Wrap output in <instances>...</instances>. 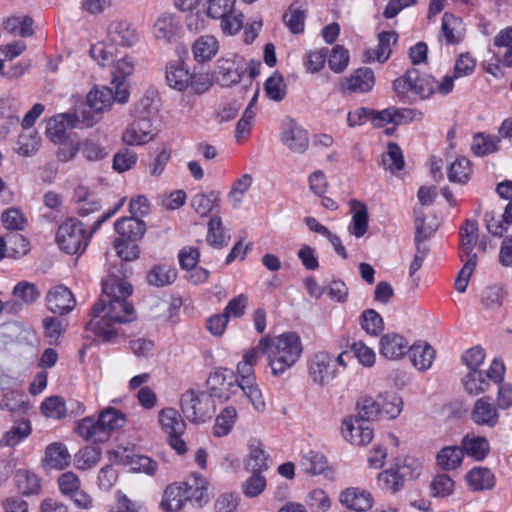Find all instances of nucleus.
<instances>
[{"label": "nucleus", "mask_w": 512, "mask_h": 512, "mask_svg": "<svg viewBox=\"0 0 512 512\" xmlns=\"http://www.w3.org/2000/svg\"><path fill=\"white\" fill-rule=\"evenodd\" d=\"M132 285L114 275L102 281V294L91 309V319L86 330L93 332L102 342H111L117 337L114 323H130L136 312L127 298L132 294Z\"/></svg>", "instance_id": "obj_1"}, {"label": "nucleus", "mask_w": 512, "mask_h": 512, "mask_svg": "<svg viewBox=\"0 0 512 512\" xmlns=\"http://www.w3.org/2000/svg\"><path fill=\"white\" fill-rule=\"evenodd\" d=\"M124 201L125 199L122 198L113 209L100 215L88 231L85 229L87 224L81 220L69 218L64 221L56 233V241L60 249L67 254L83 253L93 234L122 207Z\"/></svg>", "instance_id": "obj_2"}, {"label": "nucleus", "mask_w": 512, "mask_h": 512, "mask_svg": "<svg viewBox=\"0 0 512 512\" xmlns=\"http://www.w3.org/2000/svg\"><path fill=\"white\" fill-rule=\"evenodd\" d=\"M125 415L116 408L108 407L100 412L98 419L88 416L81 419L75 428L78 436L93 443H103L109 440L114 430L125 424Z\"/></svg>", "instance_id": "obj_3"}, {"label": "nucleus", "mask_w": 512, "mask_h": 512, "mask_svg": "<svg viewBox=\"0 0 512 512\" xmlns=\"http://www.w3.org/2000/svg\"><path fill=\"white\" fill-rule=\"evenodd\" d=\"M117 237L113 246L117 255L124 261H134L139 258L138 243L144 237L147 227L142 219L137 217H122L114 223Z\"/></svg>", "instance_id": "obj_4"}, {"label": "nucleus", "mask_w": 512, "mask_h": 512, "mask_svg": "<svg viewBox=\"0 0 512 512\" xmlns=\"http://www.w3.org/2000/svg\"><path fill=\"white\" fill-rule=\"evenodd\" d=\"M302 351V343L296 333L287 332L276 337L273 349L269 353L272 374L276 377L283 375L300 359Z\"/></svg>", "instance_id": "obj_5"}, {"label": "nucleus", "mask_w": 512, "mask_h": 512, "mask_svg": "<svg viewBox=\"0 0 512 512\" xmlns=\"http://www.w3.org/2000/svg\"><path fill=\"white\" fill-rule=\"evenodd\" d=\"M181 411L190 422L204 423L215 412L214 400L206 392L187 390L180 398Z\"/></svg>", "instance_id": "obj_6"}, {"label": "nucleus", "mask_w": 512, "mask_h": 512, "mask_svg": "<svg viewBox=\"0 0 512 512\" xmlns=\"http://www.w3.org/2000/svg\"><path fill=\"white\" fill-rule=\"evenodd\" d=\"M394 91L400 95L411 91L421 99L429 98L436 90L434 77L420 73L416 68L408 69L402 77L393 81Z\"/></svg>", "instance_id": "obj_7"}, {"label": "nucleus", "mask_w": 512, "mask_h": 512, "mask_svg": "<svg viewBox=\"0 0 512 512\" xmlns=\"http://www.w3.org/2000/svg\"><path fill=\"white\" fill-rule=\"evenodd\" d=\"M236 382L237 375L233 370L217 368L209 374L206 380L207 394L211 396L212 400L227 401L235 393Z\"/></svg>", "instance_id": "obj_8"}, {"label": "nucleus", "mask_w": 512, "mask_h": 512, "mask_svg": "<svg viewBox=\"0 0 512 512\" xmlns=\"http://www.w3.org/2000/svg\"><path fill=\"white\" fill-rule=\"evenodd\" d=\"M247 67L244 59L236 54H229L219 58L216 62V80L222 87H231L238 84Z\"/></svg>", "instance_id": "obj_9"}, {"label": "nucleus", "mask_w": 512, "mask_h": 512, "mask_svg": "<svg viewBox=\"0 0 512 512\" xmlns=\"http://www.w3.org/2000/svg\"><path fill=\"white\" fill-rule=\"evenodd\" d=\"M309 375L313 381L324 386L336 376V368L333 357L327 352L315 353L308 364Z\"/></svg>", "instance_id": "obj_10"}, {"label": "nucleus", "mask_w": 512, "mask_h": 512, "mask_svg": "<svg viewBox=\"0 0 512 512\" xmlns=\"http://www.w3.org/2000/svg\"><path fill=\"white\" fill-rule=\"evenodd\" d=\"M281 140L294 153L302 154L309 146L308 132L292 118L284 120Z\"/></svg>", "instance_id": "obj_11"}, {"label": "nucleus", "mask_w": 512, "mask_h": 512, "mask_svg": "<svg viewBox=\"0 0 512 512\" xmlns=\"http://www.w3.org/2000/svg\"><path fill=\"white\" fill-rule=\"evenodd\" d=\"M108 40L120 47L130 48L139 41V34L136 27L129 21L117 19L107 27Z\"/></svg>", "instance_id": "obj_12"}, {"label": "nucleus", "mask_w": 512, "mask_h": 512, "mask_svg": "<svg viewBox=\"0 0 512 512\" xmlns=\"http://www.w3.org/2000/svg\"><path fill=\"white\" fill-rule=\"evenodd\" d=\"M135 118L122 134V141L126 145H143L154 138L152 119L148 116Z\"/></svg>", "instance_id": "obj_13"}, {"label": "nucleus", "mask_w": 512, "mask_h": 512, "mask_svg": "<svg viewBox=\"0 0 512 512\" xmlns=\"http://www.w3.org/2000/svg\"><path fill=\"white\" fill-rule=\"evenodd\" d=\"M45 300L47 309L57 315H66L70 313L76 305L73 293L64 285H58L51 288L48 291Z\"/></svg>", "instance_id": "obj_14"}, {"label": "nucleus", "mask_w": 512, "mask_h": 512, "mask_svg": "<svg viewBox=\"0 0 512 512\" xmlns=\"http://www.w3.org/2000/svg\"><path fill=\"white\" fill-rule=\"evenodd\" d=\"M375 84L374 72L371 68L362 67L356 69L349 77L341 80L342 92L354 93L369 92Z\"/></svg>", "instance_id": "obj_15"}, {"label": "nucleus", "mask_w": 512, "mask_h": 512, "mask_svg": "<svg viewBox=\"0 0 512 512\" xmlns=\"http://www.w3.org/2000/svg\"><path fill=\"white\" fill-rule=\"evenodd\" d=\"M76 117L71 113H63L49 119L46 126V136L55 144H62L67 140V128H75Z\"/></svg>", "instance_id": "obj_16"}, {"label": "nucleus", "mask_w": 512, "mask_h": 512, "mask_svg": "<svg viewBox=\"0 0 512 512\" xmlns=\"http://www.w3.org/2000/svg\"><path fill=\"white\" fill-rule=\"evenodd\" d=\"M470 418L476 425L493 428L499 422V413L487 397H482L474 403Z\"/></svg>", "instance_id": "obj_17"}, {"label": "nucleus", "mask_w": 512, "mask_h": 512, "mask_svg": "<svg viewBox=\"0 0 512 512\" xmlns=\"http://www.w3.org/2000/svg\"><path fill=\"white\" fill-rule=\"evenodd\" d=\"M408 343L403 336L397 333L382 335L379 342V352L382 357L388 360L400 359L408 352Z\"/></svg>", "instance_id": "obj_18"}, {"label": "nucleus", "mask_w": 512, "mask_h": 512, "mask_svg": "<svg viewBox=\"0 0 512 512\" xmlns=\"http://www.w3.org/2000/svg\"><path fill=\"white\" fill-rule=\"evenodd\" d=\"M249 453L245 459V468L252 473L261 474L263 471L269 469V455L264 449L261 440L253 439L249 443Z\"/></svg>", "instance_id": "obj_19"}, {"label": "nucleus", "mask_w": 512, "mask_h": 512, "mask_svg": "<svg viewBox=\"0 0 512 512\" xmlns=\"http://www.w3.org/2000/svg\"><path fill=\"white\" fill-rule=\"evenodd\" d=\"M342 505L357 512H365L372 508L373 497L368 491L359 488H347L340 494Z\"/></svg>", "instance_id": "obj_20"}, {"label": "nucleus", "mask_w": 512, "mask_h": 512, "mask_svg": "<svg viewBox=\"0 0 512 512\" xmlns=\"http://www.w3.org/2000/svg\"><path fill=\"white\" fill-rule=\"evenodd\" d=\"M181 487L185 490V496L188 502H195L202 506L208 501L207 497V481L200 474H192L186 481L180 482Z\"/></svg>", "instance_id": "obj_21"}, {"label": "nucleus", "mask_w": 512, "mask_h": 512, "mask_svg": "<svg viewBox=\"0 0 512 512\" xmlns=\"http://www.w3.org/2000/svg\"><path fill=\"white\" fill-rule=\"evenodd\" d=\"M194 60L198 63H205L212 60L219 51V43L213 35H202L192 45Z\"/></svg>", "instance_id": "obj_22"}, {"label": "nucleus", "mask_w": 512, "mask_h": 512, "mask_svg": "<svg viewBox=\"0 0 512 512\" xmlns=\"http://www.w3.org/2000/svg\"><path fill=\"white\" fill-rule=\"evenodd\" d=\"M440 36L445 38L447 45H455L463 39L462 20L450 12H445L442 17Z\"/></svg>", "instance_id": "obj_23"}, {"label": "nucleus", "mask_w": 512, "mask_h": 512, "mask_svg": "<svg viewBox=\"0 0 512 512\" xmlns=\"http://www.w3.org/2000/svg\"><path fill=\"white\" fill-rule=\"evenodd\" d=\"M349 204L353 211L349 232L356 238H360L364 236L368 230V209L364 203L357 199H351Z\"/></svg>", "instance_id": "obj_24"}, {"label": "nucleus", "mask_w": 512, "mask_h": 512, "mask_svg": "<svg viewBox=\"0 0 512 512\" xmlns=\"http://www.w3.org/2000/svg\"><path fill=\"white\" fill-rule=\"evenodd\" d=\"M463 454L466 453L476 461H482L490 451V445L486 437L469 435L463 437L461 446Z\"/></svg>", "instance_id": "obj_25"}, {"label": "nucleus", "mask_w": 512, "mask_h": 512, "mask_svg": "<svg viewBox=\"0 0 512 512\" xmlns=\"http://www.w3.org/2000/svg\"><path fill=\"white\" fill-rule=\"evenodd\" d=\"M166 80L171 88L182 92L189 87L191 73L182 62L170 63L166 67Z\"/></svg>", "instance_id": "obj_26"}, {"label": "nucleus", "mask_w": 512, "mask_h": 512, "mask_svg": "<svg viewBox=\"0 0 512 512\" xmlns=\"http://www.w3.org/2000/svg\"><path fill=\"white\" fill-rule=\"evenodd\" d=\"M188 502L185 496V490L182 489L181 483H173L166 487L161 507L166 512H179Z\"/></svg>", "instance_id": "obj_27"}, {"label": "nucleus", "mask_w": 512, "mask_h": 512, "mask_svg": "<svg viewBox=\"0 0 512 512\" xmlns=\"http://www.w3.org/2000/svg\"><path fill=\"white\" fill-rule=\"evenodd\" d=\"M465 478L473 491L490 490L495 486V476L487 467H475L466 474Z\"/></svg>", "instance_id": "obj_28"}, {"label": "nucleus", "mask_w": 512, "mask_h": 512, "mask_svg": "<svg viewBox=\"0 0 512 512\" xmlns=\"http://www.w3.org/2000/svg\"><path fill=\"white\" fill-rule=\"evenodd\" d=\"M238 389H240L242 393L249 399L256 410L261 411L265 408V401L260 389L255 383L254 376L239 377L237 375L235 392Z\"/></svg>", "instance_id": "obj_29"}, {"label": "nucleus", "mask_w": 512, "mask_h": 512, "mask_svg": "<svg viewBox=\"0 0 512 512\" xmlns=\"http://www.w3.org/2000/svg\"><path fill=\"white\" fill-rule=\"evenodd\" d=\"M44 466L62 470L69 465L70 455L66 446L62 443H52L45 451V458L43 460Z\"/></svg>", "instance_id": "obj_30"}, {"label": "nucleus", "mask_w": 512, "mask_h": 512, "mask_svg": "<svg viewBox=\"0 0 512 512\" xmlns=\"http://www.w3.org/2000/svg\"><path fill=\"white\" fill-rule=\"evenodd\" d=\"M463 457L460 446H445L437 453L436 463L442 470H455L461 465Z\"/></svg>", "instance_id": "obj_31"}, {"label": "nucleus", "mask_w": 512, "mask_h": 512, "mask_svg": "<svg viewBox=\"0 0 512 512\" xmlns=\"http://www.w3.org/2000/svg\"><path fill=\"white\" fill-rule=\"evenodd\" d=\"M159 422L167 435L184 433L186 423L175 408L167 407L159 412Z\"/></svg>", "instance_id": "obj_32"}, {"label": "nucleus", "mask_w": 512, "mask_h": 512, "mask_svg": "<svg viewBox=\"0 0 512 512\" xmlns=\"http://www.w3.org/2000/svg\"><path fill=\"white\" fill-rule=\"evenodd\" d=\"M408 352L413 365L419 370L430 368L435 358V350L427 343L413 344Z\"/></svg>", "instance_id": "obj_33"}, {"label": "nucleus", "mask_w": 512, "mask_h": 512, "mask_svg": "<svg viewBox=\"0 0 512 512\" xmlns=\"http://www.w3.org/2000/svg\"><path fill=\"white\" fill-rule=\"evenodd\" d=\"M478 222L467 219L461 228V259L464 256L477 255L473 253L474 247L478 241Z\"/></svg>", "instance_id": "obj_34"}, {"label": "nucleus", "mask_w": 512, "mask_h": 512, "mask_svg": "<svg viewBox=\"0 0 512 512\" xmlns=\"http://www.w3.org/2000/svg\"><path fill=\"white\" fill-rule=\"evenodd\" d=\"M18 491L24 496L37 495L41 491V480L28 470H18L15 475Z\"/></svg>", "instance_id": "obj_35"}, {"label": "nucleus", "mask_w": 512, "mask_h": 512, "mask_svg": "<svg viewBox=\"0 0 512 512\" xmlns=\"http://www.w3.org/2000/svg\"><path fill=\"white\" fill-rule=\"evenodd\" d=\"M206 240L209 245L221 249L228 245L230 236L226 235L220 216L213 215L208 222Z\"/></svg>", "instance_id": "obj_36"}, {"label": "nucleus", "mask_w": 512, "mask_h": 512, "mask_svg": "<svg viewBox=\"0 0 512 512\" xmlns=\"http://www.w3.org/2000/svg\"><path fill=\"white\" fill-rule=\"evenodd\" d=\"M219 201V193L216 191L197 193L192 197L190 206L198 215L205 217L219 206Z\"/></svg>", "instance_id": "obj_37"}, {"label": "nucleus", "mask_w": 512, "mask_h": 512, "mask_svg": "<svg viewBox=\"0 0 512 512\" xmlns=\"http://www.w3.org/2000/svg\"><path fill=\"white\" fill-rule=\"evenodd\" d=\"M178 22L173 14L162 13L154 23V35L157 39L170 40L178 32Z\"/></svg>", "instance_id": "obj_38"}, {"label": "nucleus", "mask_w": 512, "mask_h": 512, "mask_svg": "<svg viewBox=\"0 0 512 512\" xmlns=\"http://www.w3.org/2000/svg\"><path fill=\"white\" fill-rule=\"evenodd\" d=\"M87 102L89 103V107L95 112L103 113L110 109L114 102L113 90L108 87H102L101 89L95 88L88 93Z\"/></svg>", "instance_id": "obj_39"}, {"label": "nucleus", "mask_w": 512, "mask_h": 512, "mask_svg": "<svg viewBox=\"0 0 512 512\" xmlns=\"http://www.w3.org/2000/svg\"><path fill=\"white\" fill-rule=\"evenodd\" d=\"M300 467L305 474L319 475L328 468V461L322 453L309 451L303 455Z\"/></svg>", "instance_id": "obj_40"}, {"label": "nucleus", "mask_w": 512, "mask_h": 512, "mask_svg": "<svg viewBox=\"0 0 512 512\" xmlns=\"http://www.w3.org/2000/svg\"><path fill=\"white\" fill-rule=\"evenodd\" d=\"M32 432L31 422L28 419L17 420L3 435V442L9 447H14L26 439Z\"/></svg>", "instance_id": "obj_41"}, {"label": "nucleus", "mask_w": 512, "mask_h": 512, "mask_svg": "<svg viewBox=\"0 0 512 512\" xmlns=\"http://www.w3.org/2000/svg\"><path fill=\"white\" fill-rule=\"evenodd\" d=\"M394 470L397 471L398 477L404 482L412 481L417 479L422 472L421 463L414 458L406 457L403 460H398L395 464L392 465Z\"/></svg>", "instance_id": "obj_42"}, {"label": "nucleus", "mask_w": 512, "mask_h": 512, "mask_svg": "<svg viewBox=\"0 0 512 512\" xmlns=\"http://www.w3.org/2000/svg\"><path fill=\"white\" fill-rule=\"evenodd\" d=\"M499 143V137L479 132L473 137L471 150L477 156H485L497 151Z\"/></svg>", "instance_id": "obj_43"}, {"label": "nucleus", "mask_w": 512, "mask_h": 512, "mask_svg": "<svg viewBox=\"0 0 512 512\" xmlns=\"http://www.w3.org/2000/svg\"><path fill=\"white\" fill-rule=\"evenodd\" d=\"M264 91L266 96L276 102L284 99L287 87L283 75L275 71L265 82Z\"/></svg>", "instance_id": "obj_44"}, {"label": "nucleus", "mask_w": 512, "mask_h": 512, "mask_svg": "<svg viewBox=\"0 0 512 512\" xmlns=\"http://www.w3.org/2000/svg\"><path fill=\"white\" fill-rule=\"evenodd\" d=\"M175 279L176 270L166 265L154 266L147 273L148 283L156 287L169 285L173 283Z\"/></svg>", "instance_id": "obj_45"}, {"label": "nucleus", "mask_w": 512, "mask_h": 512, "mask_svg": "<svg viewBox=\"0 0 512 512\" xmlns=\"http://www.w3.org/2000/svg\"><path fill=\"white\" fill-rule=\"evenodd\" d=\"M305 18V11L296 7V2H293L283 15L285 25L293 34H299L304 31Z\"/></svg>", "instance_id": "obj_46"}, {"label": "nucleus", "mask_w": 512, "mask_h": 512, "mask_svg": "<svg viewBox=\"0 0 512 512\" xmlns=\"http://www.w3.org/2000/svg\"><path fill=\"white\" fill-rule=\"evenodd\" d=\"M237 417L236 409L228 406L216 417L213 434L223 437L229 434Z\"/></svg>", "instance_id": "obj_47"}, {"label": "nucleus", "mask_w": 512, "mask_h": 512, "mask_svg": "<svg viewBox=\"0 0 512 512\" xmlns=\"http://www.w3.org/2000/svg\"><path fill=\"white\" fill-rule=\"evenodd\" d=\"M464 388L470 395H479L490 387L483 371H469L463 379Z\"/></svg>", "instance_id": "obj_48"}, {"label": "nucleus", "mask_w": 512, "mask_h": 512, "mask_svg": "<svg viewBox=\"0 0 512 512\" xmlns=\"http://www.w3.org/2000/svg\"><path fill=\"white\" fill-rule=\"evenodd\" d=\"M382 164L384 165L385 169H389L393 173L404 168V157L402 150L397 143H388L387 153L382 155Z\"/></svg>", "instance_id": "obj_49"}, {"label": "nucleus", "mask_w": 512, "mask_h": 512, "mask_svg": "<svg viewBox=\"0 0 512 512\" xmlns=\"http://www.w3.org/2000/svg\"><path fill=\"white\" fill-rule=\"evenodd\" d=\"M398 34L395 31H383L378 35V47L373 52L376 60L380 63L386 62L391 54V43L396 44Z\"/></svg>", "instance_id": "obj_50"}, {"label": "nucleus", "mask_w": 512, "mask_h": 512, "mask_svg": "<svg viewBox=\"0 0 512 512\" xmlns=\"http://www.w3.org/2000/svg\"><path fill=\"white\" fill-rule=\"evenodd\" d=\"M472 169L470 162L466 158L456 159L448 168V179L450 182H456L464 184L466 183L471 175Z\"/></svg>", "instance_id": "obj_51"}, {"label": "nucleus", "mask_w": 512, "mask_h": 512, "mask_svg": "<svg viewBox=\"0 0 512 512\" xmlns=\"http://www.w3.org/2000/svg\"><path fill=\"white\" fill-rule=\"evenodd\" d=\"M361 327L368 334L377 336L384 329V322L380 314L374 309H367L362 312L360 317Z\"/></svg>", "instance_id": "obj_52"}, {"label": "nucleus", "mask_w": 512, "mask_h": 512, "mask_svg": "<svg viewBox=\"0 0 512 512\" xmlns=\"http://www.w3.org/2000/svg\"><path fill=\"white\" fill-rule=\"evenodd\" d=\"M41 412L45 417L61 419L66 416L67 408L64 400L59 396H50L41 404Z\"/></svg>", "instance_id": "obj_53"}, {"label": "nucleus", "mask_w": 512, "mask_h": 512, "mask_svg": "<svg viewBox=\"0 0 512 512\" xmlns=\"http://www.w3.org/2000/svg\"><path fill=\"white\" fill-rule=\"evenodd\" d=\"M1 220L7 230H24L27 225V218L19 208H8L2 212Z\"/></svg>", "instance_id": "obj_54"}, {"label": "nucleus", "mask_w": 512, "mask_h": 512, "mask_svg": "<svg viewBox=\"0 0 512 512\" xmlns=\"http://www.w3.org/2000/svg\"><path fill=\"white\" fill-rule=\"evenodd\" d=\"M358 416L365 421H373L381 416V408L379 403V395L373 399L372 397H365L357 403Z\"/></svg>", "instance_id": "obj_55"}, {"label": "nucleus", "mask_w": 512, "mask_h": 512, "mask_svg": "<svg viewBox=\"0 0 512 512\" xmlns=\"http://www.w3.org/2000/svg\"><path fill=\"white\" fill-rule=\"evenodd\" d=\"M381 416L388 419L396 418L402 410V401L396 394L379 395Z\"/></svg>", "instance_id": "obj_56"}, {"label": "nucleus", "mask_w": 512, "mask_h": 512, "mask_svg": "<svg viewBox=\"0 0 512 512\" xmlns=\"http://www.w3.org/2000/svg\"><path fill=\"white\" fill-rule=\"evenodd\" d=\"M138 160L137 154L129 148H121L113 157V169L124 173L133 168Z\"/></svg>", "instance_id": "obj_57"}, {"label": "nucleus", "mask_w": 512, "mask_h": 512, "mask_svg": "<svg viewBox=\"0 0 512 512\" xmlns=\"http://www.w3.org/2000/svg\"><path fill=\"white\" fill-rule=\"evenodd\" d=\"M236 0H207L206 15L212 19H220L233 13Z\"/></svg>", "instance_id": "obj_58"}, {"label": "nucleus", "mask_w": 512, "mask_h": 512, "mask_svg": "<svg viewBox=\"0 0 512 512\" xmlns=\"http://www.w3.org/2000/svg\"><path fill=\"white\" fill-rule=\"evenodd\" d=\"M377 479L382 489L388 490L392 493L400 491L405 485L400 477H398V473L394 470L393 466L379 473Z\"/></svg>", "instance_id": "obj_59"}, {"label": "nucleus", "mask_w": 512, "mask_h": 512, "mask_svg": "<svg viewBox=\"0 0 512 512\" xmlns=\"http://www.w3.org/2000/svg\"><path fill=\"white\" fill-rule=\"evenodd\" d=\"M100 458L101 451L99 448L85 447L76 454L75 461L78 469L88 470L96 465Z\"/></svg>", "instance_id": "obj_60"}, {"label": "nucleus", "mask_w": 512, "mask_h": 512, "mask_svg": "<svg viewBox=\"0 0 512 512\" xmlns=\"http://www.w3.org/2000/svg\"><path fill=\"white\" fill-rule=\"evenodd\" d=\"M349 63V53L342 45L332 48L328 58V66L335 73L343 72Z\"/></svg>", "instance_id": "obj_61"}, {"label": "nucleus", "mask_w": 512, "mask_h": 512, "mask_svg": "<svg viewBox=\"0 0 512 512\" xmlns=\"http://www.w3.org/2000/svg\"><path fill=\"white\" fill-rule=\"evenodd\" d=\"M13 295L25 304H32L40 297V291L35 284L22 281L13 289Z\"/></svg>", "instance_id": "obj_62"}, {"label": "nucleus", "mask_w": 512, "mask_h": 512, "mask_svg": "<svg viewBox=\"0 0 512 512\" xmlns=\"http://www.w3.org/2000/svg\"><path fill=\"white\" fill-rule=\"evenodd\" d=\"M434 497H446L454 490V481L447 474L436 475L430 484Z\"/></svg>", "instance_id": "obj_63"}, {"label": "nucleus", "mask_w": 512, "mask_h": 512, "mask_svg": "<svg viewBox=\"0 0 512 512\" xmlns=\"http://www.w3.org/2000/svg\"><path fill=\"white\" fill-rule=\"evenodd\" d=\"M5 241L7 252L14 258L22 257L29 251V241L21 234L10 235Z\"/></svg>", "instance_id": "obj_64"}]
</instances>
